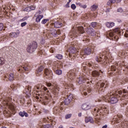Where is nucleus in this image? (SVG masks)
<instances>
[{"label": "nucleus", "instance_id": "obj_1", "mask_svg": "<svg viewBox=\"0 0 128 128\" xmlns=\"http://www.w3.org/2000/svg\"><path fill=\"white\" fill-rule=\"evenodd\" d=\"M32 93L34 94V96L36 100H40L42 104H48L50 102V96L52 98V94H50L48 89L40 84L34 86Z\"/></svg>", "mask_w": 128, "mask_h": 128}, {"label": "nucleus", "instance_id": "obj_2", "mask_svg": "<svg viewBox=\"0 0 128 128\" xmlns=\"http://www.w3.org/2000/svg\"><path fill=\"white\" fill-rule=\"evenodd\" d=\"M2 100L4 104V106H6L8 108V110H5L4 111V114H8L9 116H10L12 114H16V107L14 105L12 102V98L10 97V94L8 93H2L0 95V102Z\"/></svg>", "mask_w": 128, "mask_h": 128}, {"label": "nucleus", "instance_id": "obj_3", "mask_svg": "<svg viewBox=\"0 0 128 128\" xmlns=\"http://www.w3.org/2000/svg\"><path fill=\"white\" fill-rule=\"evenodd\" d=\"M88 80V74H83L82 76H80L76 80V82H78L79 84H84V82H86L88 84H96V88L98 90V94H104L106 90L102 88L106 86L104 83L98 82L96 80L94 81V80H90V82Z\"/></svg>", "mask_w": 128, "mask_h": 128}, {"label": "nucleus", "instance_id": "obj_4", "mask_svg": "<svg viewBox=\"0 0 128 128\" xmlns=\"http://www.w3.org/2000/svg\"><path fill=\"white\" fill-rule=\"evenodd\" d=\"M94 64L92 62H84L82 64V70H84V72H88V70H92L94 68L96 70H93L92 72V75L93 78H96V80H98V76H100V73L102 74V71L100 70V66L98 64H96L92 66Z\"/></svg>", "mask_w": 128, "mask_h": 128}, {"label": "nucleus", "instance_id": "obj_5", "mask_svg": "<svg viewBox=\"0 0 128 128\" xmlns=\"http://www.w3.org/2000/svg\"><path fill=\"white\" fill-rule=\"evenodd\" d=\"M122 90H117L115 92H110L106 96H103L102 100H98L96 102L98 101V102H100L102 100H104V102H110V104H116L118 102V99L116 96L118 94L122 95Z\"/></svg>", "mask_w": 128, "mask_h": 128}, {"label": "nucleus", "instance_id": "obj_6", "mask_svg": "<svg viewBox=\"0 0 128 128\" xmlns=\"http://www.w3.org/2000/svg\"><path fill=\"white\" fill-rule=\"evenodd\" d=\"M82 44H78V41H74L66 46V48H68V59L70 60H72L74 58H78V54L76 50H78V48H80V46Z\"/></svg>", "mask_w": 128, "mask_h": 128}, {"label": "nucleus", "instance_id": "obj_7", "mask_svg": "<svg viewBox=\"0 0 128 128\" xmlns=\"http://www.w3.org/2000/svg\"><path fill=\"white\" fill-rule=\"evenodd\" d=\"M110 114L108 106H103L102 107L96 108L92 112V114L96 116V120H100L102 116H106Z\"/></svg>", "mask_w": 128, "mask_h": 128}, {"label": "nucleus", "instance_id": "obj_8", "mask_svg": "<svg viewBox=\"0 0 128 128\" xmlns=\"http://www.w3.org/2000/svg\"><path fill=\"white\" fill-rule=\"evenodd\" d=\"M112 57L108 50H102L100 53V56H96V60L100 64H104L108 60H112Z\"/></svg>", "mask_w": 128, "mask_h": 128}, {"label": "nucleus", "instance_id": "obj_9", "mask_svg": "<svg viewBox=\"0 0 128 128\" xmlns=\"http://www.w3.org/2000/svg\"><path fill=\"white\" fill-rule=\"evenodd\" d=\"M61 92L62 94V97L60 99V104L61 106L62 104H64L65 106H68L69 104L72 100V98H74V96L72 94H68V91H63Z\"/></svg>", "mask_w": 128, "mask_h": 128}, {"label": "nucleus", "instance_id": "obj_10", "mask_svg": "<svg viewBox=\"0 0 128 128\" xmlns=\"http://www.w3.org/2000/svg\"><path fill=\"white\" fill-rule=\"evenodd\" d=\"M84 26L86 28L88 24H83L82 26H78L76 30H72L68 34L69 36H70L71 38H78V36H80V34H84Z\"/></svg>", "mask_w": 128, "mask_h": 128}, {"label": "nucleus", "instance_id": "obj_11", "mask_svg": "<svg viewBox=\"0 0 128 128\" xmlns=\"http://www.w3.org/2000/svg\"><path fill=\"white\" fill-rule=\"evenodd\" d=\"M46 86L51 88V92L54 96H58V92L60 90V85L58 84L56 82H52V84L50 82H46Z\"/></svg>", "mask_w": 128, "mask_h": 128}, {"label": "nucleus", "instance_id": "obj_12", "mask_svg": "<svg viewBox=\"0 0 128 128\" xmlns=\"http://www.w3.org/2000/svg\"><path fill=\"white\" fill-rule=\"evenodd\" d=\"M120 34V28H117L113 30L112 32H108V38L111 40H118V35Z\"/></svg>", "mask_w": 128, "mask_h": 128}, {"label": "nucleus", "instance_id": "obj_13", "mask_svg": "<svg viewBox=\"0 0 128 128\" xmlns=\"http://www.w3.org/2000/svg\"><path fill=\"white\" fill-rule=\"evenodd\" d=\"M32 68H34V66L32 64L30 63H28L25 65H23L22 66H20L18 68V72H30L31 70H32Z\"/></svg>", "mask_w": 128, "mask_h": 128}, {"label": "nucleus", "instance_id": "obj_14", "mask_svg": "<svg viewBox=\"0 0 128 128\" xmlns=\"http://www.w3.org/2000/svg\"><path fill=\"white\" fill-rule=\"evenodd\" d=\"M37 48L38 43H36V42H33L32 44L28 45L26 50L28 52H29V54H32V52H34L36 50Z\"/></svg>", "mask_w": 128, "mask_h": 128}, {"label": "nucleus", "instance_id": "obj_15", "mask_svg": "<svg viewBox=\"0 0 128 128\" xmlns=\"http://www.w3.org/2000/svg\"><path fill=\"white\" fill-rule=\"evenodd\" d=\"M18 77V73L15 72L12 73L11 72L10 74H8L7 75H6L4 76V78H8L10 82H12V80H14V78H16Z\"/></svg>", "mask_w": 128, "mask_h": 128}, {"label": "nucleus", "instance_id": "obj_16", "mask_svg": "<svg viewBox=\"0 0 128 128\" xmlns=\"http://www.w3.org/2000/svg\"><path fill=\"white\" fill-rule=\"evenodd\" d=\"M122 120V116L118 115L115 116L112 121V124H120Z\"/></svg>", "mask_w": 128, "mask_h": 128}, {"label": "nucleus", "instance_id": "obj_17", "mask_svg": "<svg viewBox=\"0 0 128 128\" xmlns=\"http://www.w3.org/2000/svg\"><path fill=\"white\" fill-rule=\"evenodd\" d=\"M80 90L82 94L88 96V94H90L92 92V88L88 87L86 88H82V86H81Z\"/></svg>", "mask_w": 128, "mask_h": 128}, {"label": "nucleus", "instance_id": "obj_18", "mask_svg": "<svg viewBox=\"0 0 128 128\" xmlns=\"http://www.w3.org/2000/svg\"><path fill=\"white\" fill-rule=\"evenodd\" d=\"M48 36L52 34L53 36H58L60 34V30H56L54 29H52L48 31Z\"/></svg>", "mask_w": 128, "mask_h": 128}, {"label": "nucleus", "instance_id": "obj_19", "mask_svg": "<svg viewBox=\"0 0 128 128\" xmlns=\"http://www.w3.org/2000/svg\"><path fill=\"white\" fill-rule=\"evenodd\" d=\"M44 74L48 78L49 80L52 79V76L54 74H52V71L48 68H46L44 70Z\"/></svg>", "mask_w": 128, "mask_h": 128}, {"label": "nucleus", "instance_id": "obj_20", "mask_svg": "<svg viewBox=\"0 0 128 128\" xmlns=\"http://www.w3.org/2000/svg\"><path fill=\"white\" fill-rule=\"evenodd\" d=\"M86 32L88 34H90L92 36H96L98 34V33L96 31H94V30L92 28H87Z\"/></svg>", "mask_w": 128, "mask_h": 128}, {"label": "nucleus", "instance_id": "obj_21", "mask_svg": "<svg viewBox=\"0 0 128 128\" xmlns=\"http://www.w3.org/2000/svg\"><path fill=\"white\" fill-rule=\"evenodd\" d=\"M23 92L26 94L27 98H30V92H32V86H26V88L24 90Z\"/></svg>", "mask_w": 128, "mask_h": 128}, {"label": "nucleus", "instance_id": "obj_22", "mask_svg": "<svg viewBox=\"0 0 128 128\" xmlns=\"http://www.w3.org/2000/svg\"><path fill=\"white\" fill-rule=\"evenodd\" d=\"M92 54V48L90 47H87L84 50H82L80 52L81 56L84 54H87V56H88V54Z\"/></svg>", "mask_w": 128, "mask_h": 128}, {"label": "nucleus", "instance_id": "obj_23", "mask_svg": "<svg viewBox=\"0 0 128 128\" xmlns=\"http://www.w3.org/2000/svg\"><path fill=\"white\" fill-rule=\"evenodd\" d=\"M62 110V106H58V105L53 108V114L56 116L60 114Z\"/></svg>", "mask_w": 128, "mask_h": 128}, {"label": "nucleus", "instance_id": "obj_24", "mask_svg": "<svg viewBox=\"0 0 128 128\" xmlns=\"http://www.w3.org/2000/svg\"><path fill=\"white\" fill-rule=\"evenodd\" d=\"M62 84L65 90H70V88L74 90V84H72L68 83V82L65 81Z\"/></svg>", "mask_w": 128, "mask_h": 128}, {"label": "nucleus", "instance_id": "obj_25", "mask_svg": "<svg viewBox=\"0 0 128 128\" xmlns=\"http://www.w3.org/2000/svg\"><path fill=\"white\" fill-rule=\"evenodd\" d=\"M75 74H74V72H72V70L70 71L68 73L67 76H68L70 82H72V80H74V78Z\"/></svg>", "mask_w": 128, "mask_h": 128}, {"label": "nucleus", "instance_id": "obj_26", "mask_svg": "<svg viewBox=\"0 0 128 128\" xmlns=\"http://www.w3.org/2000/svg\"><path fill=\"white\" fill-rule=\"evenodd\" d=\"M117 128H128V122L123 121L122 124L118 125Z\"/></svg>", "mask_w": 128, "mask_h": 128}, {"label": "nucleus", "instance_id": "obj_27", "mask_svg": "<svg viewBox=\"0 0 128 128\" xmlns=\"http://www.w3.org/2000/svg\"><path fill=\"white\" fill-rule=\"evenodd\" d=\"M63 25L62 20H58L54 22V26L57 28H60L62 27Z\"/></svg>", "mask_w": 128, "mask_h": 128}, {"label": "nucleus", "instance_id": "obj_28", "mask_svg": "<svg viewBox=\"0 0 128 128\" xmlns=\"http://www.w3.org/2000/svg\"><path fill=\"white\" fill-rule=\"evenodd\" d=\"M42 70H44V66H40L36 70V76H42Z\"/></svg>", "mask_w": 128, "mask_h": 128}, {"label": "nucleus", "instance_id": "obj_29", "mask_svg": "<svg viewBox=\"0 0 128 128\" xmlns=\"http://www.w3.org/2000/svg\"><path fill=\"white\" fill-rule=\"evenodd\" d=\"M42 120L44 122H51V124L54 123V120H52V118L50 116L47 117V118H44Z\"/></svg>", "mask_w": 128, "mask_h": 128}, {"label": "nucleus", "instance_id": "obj_30", "mask_svg": "<svg viewBox=\"0 0 128 128\" xmlns=\"http://www.w3.org/2000/svg\"><path fill=\"white\" fill-rule=\"evenodd\" d=\"M85 122L86 124H88V122H90V124H94V118L92 117H86L85 118Z\"/></svg>", "mask_w": 128, "mask_h": 128}, {"label": "nucleus", "instance_id": "obj_31", "mask_svg": "<svg viewBox=\"0 0 128 128\" xmlns=\"http://www.w3.org/2000/svg\"><path fill=\"white\" fill-rule=\"evenodd\" d=\"M82 110H90V106L86 104H82Z\"/></svg>", "mask_w": 128, "mask_h": 128}, {"label": "nucleus", "instance_id": "obj_32", "mask_svg": "<svg viewBox=\"0 0 128 128\" xmlns=\"http://www.w3.org/2000/svg\"><path fill=\"white\" fill-rule=\"evenodd\" d=\"M82 42H90V39L88 34L83 36Z\"/></svg>", "mask_w": 128, "mask_h": 128}, {"label": "nucleus", "instance_id": "obj_33", "mask_svg": "<svg viewBox=\"0 0 128 128\" xmlns=\"http://www.w3.org/2000/svg\"><path fill=\"white\" fill-rule=\"evenodd\" d=\"M106 26L108 28H112L114 26V22H106Z\"/></svg>", "mask_w": 128, "mask_h": 128}, {"label": "nucleus", "instance_id": "obj_34", "mask_svg": "<svg viewBox=\"0 0 128 128\" xmlns=\"http://www.w3.org/2000/svg\"><path fill=\"white\" fill-rule=\"evenodd\" d=\"M19 116H22V118H24V116H26V118H28V112H26L25 111H23V112H20L18 113Z\"/></svg>", "mask_w": 128, "mask_h": 128}, {"label": "nucleus", "instance_id": "obj_35", "mask_svg": "<svg viewBox=\"0 0 128 128\" xmlns=\"http://www.w3.org/2000/svg\"><path fill=\"white\" fill-rule=\"evenodd\" d=\"M53 70L58 76H60L62 74V71L60 69L56 70V68H53Z\"/></svg>", "mask_w": 128, "mask_h": 128}, {"label": "nucleus", "instance_id": "obj_36", "mask_svg": "<svg viewBox=\"0 0 128 128\" xmlns=\"http://www.w3.org/2000/svg\"><path fill=\"white\" fill-rule=\"evenodd\" d=\"M52 124H54V123L43 125L40 128H54V125Z\"/></svg>", "mask_w": 128, "mask_h": 128}, {"label": "nucleus", "instance_id": "obj_37", "mask_svg": "<svg viewBox=\"0 0 128 128\" xmlns=\"http://www.w3.org/2000/svg\"><path fill=\"white\" fill-rule=\"evenodd\" d=\"M120 46H122L125 50L128 49V42H124V43H121Z\"/></svg>", "mask_w": 128, "mask_h": 128}, {"label": "nucleus", "instance_id": "obj_38", "mask_svg": "<svg viewBox=\"0 0 128 128\" xmlns=\"http://www.w3.org/2000/svg\"><path fill=\"white\" fill-rule=\"evenodd\" d=\"M98 8V6L96 4H94L90 7V10L93 12H95V10H96Z\"/></svg>", "mask_w": 128, "mask_h": 128}, {"label": "nucleus", "instance_id": "obj_39", "mask_svg": "<svg viewBox=\"0 0 128 128\" xmlns=\"http://www.w3.org/2000/svg\"><path fill=\"white\" fill-rule=\"evenodd\" d=\"M116 2V0H108L107 2V6H111L113 4Z\"/></svg>", "mask_w": 128, "mask_h": 128}, {"label": "nucleus", "instance_id": "obj_40", "mask_svg": "<svg viewBox=\"0 0 128 128\" xmlns=\"http://www.w3.org/2000/svg\"><path fill=\"white\" fill-rule=\"evenodd\" d=\"M54 58L58 60H62L63 56L62 55V54H56Z\"/></svg>", "mask_w": 128, "mask_h": 128}, {"label": "nucleus", "instance_id": "obj_41", "mask_svg": "<svg viewBox=\"0 0 128 128\" xmlns=\"http://www.w3.org/2000/svg\"><path fill=\"white\" fill-rule=\"evenodd\" d=\"M44 18V16L42 15H40L36 17V22H40V20Z\"/></svg>", "mask_w": 128, "mask_h": 128}, {"label": "nucleus", "instance_id": "obj_42", "mask_svg": "<svg viewBox=\"0 0 128 128\" xmlns=\"http://www.w3.org/2000/svg\"><path fill=\"white\" fill-rule=\"evenodd\" d=\"M9 36H10V38H16V33L12 32L9 34Z\"/></svg>", "mask_w": 128, "mask_h": 128}, {"label": "nucleus", "instance_id": "obj_43", "mask_svg": "<svg viewBox=\"0 0 128 128\" xmlns=\"http://www.w3.org/2000/svg\"><path fill=\"white\" fill-rule=\"evenodd\" d=\"M44 50H41L38 51V56H44Z\"/></svg>", "mask_w": 128, "mask_h": 128}, {"label": "nucleus", "instance_id": "obj_44", "mask_svg": "<svg viewBox=\"0 0 128 128\" xmlns=\"http://www.w3.org/2000/svg\"><path fill=\"white\" fill-rule=\"evenodd\" d=\"M40 44H42V46H44H44H46V44H48V43L46 42V40L42 39L41 40V41L40 42Z\"/></svg>", "mask_w": 128, "mask_h": 128}, {"label": "nucleus", "instance_id": "obj_45", "mask_svg": "<svg viewBox=\"0 0 128 128\" xmlns=\"http://www.w3.org/2000/svg\"><path fill=\"white\" fill-rule=\"evenodd\" d=\"M4 62H6L4 61V59L0 57V66H2V64H4Z\"/></svg>", "mask_w": 128, "mask_h": 128}, {"label": "nucleus", "instance_id": "obj_46", "mask_svg": "<svg viewBox=\"0 0 128 128\" xmlns=\"http://www.w3.org/2000/svg\"><path fill=\"white\" fill-rule=\"evenodd\" d=\"M110 70L112 72H116V66L114 65H112L110 66Z\"/></svg>", "mask_w": 128, "mask_h": 128}, {"label": "nucleus", "instance_id": "obj_47", "mask_svg": "<svg viewBox=\"0 0 128 128\" xmlns=\"http://www.w3.org/2000/svg\"><path fill=\"white\" fill-rule=\"evenodd\" d=\"M120 56H126L128 55V53L126 52V51H122L121 52H120Z\"/></svg>", "mask_w": 128, "mask_h": 128}, {"label": "nucleus", "instance_id": "obj_48", "mask_svg": "<svg viewBox=\"0 0 128 128\" xmlns=\"http://www.w3.org/2000/svg\"><path fill=\"white\" fill-rule=\"evenodd\" d=\"M96 26H98V23L96 22H92L91 23L92 28H96Z\"/></svg>", "mask_w": 128, "mask_h": 128}, {"label": "nucleus", "instance_id": "obj_49", "mask_svg": "<svg viewBox=\"0 0 128 128\" xmlns=\"http://www.w3.org/2000/svg\"><path fill=\"white\" fill-rule=\"evenodd\" d=\"M48 20H50L48 19H44L42 20V24H46Z\"/></svg>", "mask_w": 128, "mask_h": 128}, {"label": "nucleus", "instance_id": "obj_50", "mask_svg": "<svg viewBox=\"0 0 128 128\" xmlns=\"http://www.w3.org/2000/svg\"><path fill=\"white\" fill-rule=\"evenodd\" d=\"M28 16H25L23 18L19 20V22H24L25 20H28Z\"/></svg>", "mask_w": 128, "mask_h": 128}, {"label": "nucleus", "instance_id": "obj_51", "mask_svg": "<svg viewBox=\"0 0 128 128\" xmlns=\"http://www.w3.org/2000/svg\"><path fill=\"white\" fill-rule=\"evenodd\" d=\"M72 114H67L66 115L65 118H66V120H68V118H72Z\"/></svg>", "mask_w": 128, "mask_h": 128}, {"label": "nucleus", "instance_id": "obj_52", "mask_svg": "<svg viewBox=\"0 0 128 128\" xmlns=\"http://www.w3.org/2000/svg\"><path fill=\"white\" fill-rule=\"evenodd\" d=\"M28 24V23L26 22H23L21 23L20 26L22 28H24V26H26Z\"/></svg>", "mask_w": 128, "mask_h": 128}, {"label": "nucleus", "instance_id": "obj_53", "mask_svg": "<svg viewBox=\"0 0 128 128\" xmlns=\"http://www.w3.org/2000/svg\"><path fill=\"white\" fill-rule=\"evenodd\" d=\"M70 8L72 10H74L76 8V6L74 4H72Z\"/></svg>", "mask_w": 128, "mask_h": 128}, {"label": "nucleus", "instance_id": "obj_54", "mask_svg": "<svg viewBox=\"0 0 128 128\" xmlns=\"http://www.w3.org/2000/svg\"><path fill=\"white\" fill-rule=\"evenodd\" d=\"M76 6H80V8H82V3L79 2H76Z\"/></svg>", "mask_w": 128, "mask_h": 128}, {"label": "nucleus", "instance_id": "obj_55", "mask_svg": "<svg viewBox=\"0 0 128 128\" xmlns=\"http://www.w3.org/2000/svg\"><path fill=\"white\" fill-rule=\"evenodd\" d=\"M54 48H50V52H51V54H54Z\"/></svg>", "mask_w": 128, "mask_h": 128}, {"label": "nucleus", "instance_id": "obj_56", "mask_svg": "<svg viewBox=\"0 0 128 128\" xmlns=\"http://www.w3.org/2000/svg\"><path fill=\"white\" fill-rule=\"evenodd\" d=\"M2 28H4V24H2V23H0V32L2 30Z\"/></svg>", "mask_w": 128, "mask_h": 128}, {"label": "nucleus", "instance_id": "obj_57", "mask_svg": "<svg viewBox=\"0 0 128 128\" xmlns=\"http://www.w3.org/2000/svg\"><path fill=\"white\" fill-rule=\"evenodd\" d=\"M24 12H30V7H26L24 9Z\"/></svg>", "mask_w": 128, "mask_h": 128}, {"label": "nucleus", "instance_id": "obj_58", "mask_svg": "<svg viewBox=\"0 0 128 128\" xmlns=\"http://www.w3.org/2000/svg\"><path fill=\"white\" fill-rule=\"evenodd\" d=\"M29 8H30V10H36V6H30L29 7Z\"/></svg>", "mask_w": 128, "mask_h": 128}, {"label": "nucleus", "instance_id": "obj_59", "mask_svg": "<svg viewBox=\"0 0 128 128\" xmlns=\"http://www.w3.org/2000/svg\"><path fill=\"white\" fill-rule=\"evenodd\" d=\"M43 112H44V114H49L50 113V111L48 110H46V109H44L43 110Z\"/></svg>", "mask_w": 128, "mask_h": 128}, {"label": "nucleus", "instance_id": "obj_60", "mask_svg": "<svg viewBox=\"0 0 128 128\" xmlns=\"http://www.w3.org/2000/svg\"><path fill=\"white\" fill-rule=\"evenodd\" d=\"M117 12H124V10H122V8H119L118 9Z\"/></svg>", "mask_w": 128, "mask_h": 128}, {"label": "nucleus", "instance_id": "obj_61", "mask_svg": "<svg viewBox=\"0 0 128 128\" xmlns=\"http://www.w3.org/2000/svg\"><path fill=\"white\" fill-rule=\"evenodd\" d=\"M122 92H123V94H128V90H126L124 89V90H122Z\"/></svg>", "mask_w": 128, "mask_h": 128}, {"label": "nucleus", "instance_id": "obj_62", "mask_svg": "<svg viewBox=\"0 0 128 128\" xmlns=\"http://www.w3.org/2000/svg\"><path fill=\"white\" fill-rule=\"evenodd\" d=\"M65 7L67 8H70V2H68L67 4H66Z\"/></svg>", "mask_w": 128, "mask_h": 128}, {"label": "nucleus", "instance_id": "obj_63", "mask_svg": "<svg viewBox=\"0 0 128 128\" xmlns=\"http://www.w3.org/2000/svg\"><path fill=\"white\" fill-rule=\"evenodd\" d=\"M87 6H88L85 4V5H82L81 8H86Z\"/></svg>", "mask_w": 128, "mask_h": 128}, {"label": "nucleus", "instance_id": "obj_64", "mask_svg": "<svg viewBox=\"0 0 128 128\" xmlns=\"http://www.w3.org/2000/svg\"><path fill=\"white\" fill-rule=\"evenodd\" d=\"M126 114H128V106L126 108Z\"/></svg>", "mask_w": 128, "mask_h": 128}]
</instances>
